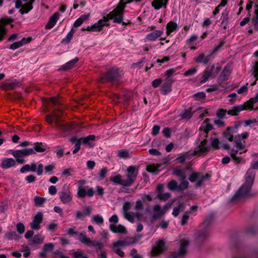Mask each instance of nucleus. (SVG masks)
Instances as JSON below:
<instances>
[{
  "label": "nucleus",
  "mask_w": 258,
  "mask_h": 258,
  "mask_svg": "<svg viewBox=\"0 0 258 258\" xmlns=\"http://www.w3.org/2000/svg\"><path fill=\"white\" fill-rule=\"evenodd\" d=\"M122 1L118 4L116 8L110 12L106 16H104L102 19L100 20L98 23L94 24L91 27L88 26L86 28L87 31H99L104 26H108V20H113L116 23H120L122 20V15L124 9Z\"/></svg>",
  "instance_id": "obj_1"
},
{
  "label": "nucleus",
  "mask_w": 258,
  "mask_h": 258,
  "mask_svg": "<svg viewBox=\"0 0 258 258\" xmlns=\"http://www.w3.org/2000/svg\"><path fill=\"white\" fill-rule=\"evenodd\" d=\"M62 111L60 109H55L51 114H48L45 117V120L50 124L54 121L58 130L63 132L68 131L72 128L71 124L64 123L61 118Z\"/></svg>",
  "instance_id": "obj_2"
},
{
  "label": "nucleus",
  "mask_w": 258,
  "mask_h": 258,
  "mask_svg": "<svg viewBox=\"0 0 258 258\" xmlns=\"http://www.w3.org/2000/svg\"><path fill=\"white\" fill-rule=\"evenodd\" d=\"M255 173L249 169L246 173V181L233 197L232 200H236L249 195L251 186L253 183Z\"/></svg>",
  "instance_id": "obj_3"
},
{
  "label": "nucleus",
  "mask_w": 258,
  "mask_h": 258,
  "mask_svg": "<svg viewBox=\"0 0 258 258\" xmlns=\"http://www.w3.org/2000/svg\"><path fill=\"white\" fill-rule=\"evenodd\" d=\"M35 152L33 149H25L23 150H14L12 152V155L16 158V161L20 164H23L25 160L22 158L25 156L34 154Z\"/></svg>",
  "instance_id": "obj_4"
},
{
  "label": "nucleus",
  "mask_w": 258,
  "mask_h": 258,
  "mask_svg": "<svg viewBox=\"0 0 258 258\" xmlns=\"http://www.w3.org/2000/svg\"><path fill=\"white\" fill-rule=\"evenodd\" d=\"M120 75L117 69H112L108 70L105 74L102 75L100 78V81L105 83L109 81L118 80Z\"/></svg>",
  "instance_id": "obj_5"
},
{
  "label": "nucleus",
  "mask_w": 258,
  "mask_h": 258,
  "mask_svg": "<svg viewBox=\"0 0 258 258\" xmlns=\"http://www.w3.org/2000/svg\"><path fill=\"white\" fill-rule=\"evenodd\" d=\"M138 175V168L131 166L127 169L126 179H125L126 186L132 185L136 180Z\"/></svg>",
  "instance_id": "obj_6"
},
{
  "label": "nucleus",
  "mask_w": 258,
  "mask_h": 258,
  "mask_svg": "<svg viewBox=\"0 0 258 258\" xmlns=\"http://www.w3.org/2000/svg\"><path fill=\"white\" fill-rule=\"evenodd\" d=\"M207 142L206 139L201 141L199 145L195 149L192 155L200 157L207 154L210 150V147L207 145Z\"/></svg>",
  "instance_id": "obj_7"
},
{
  "label": "nucleus",
  "mask_w": 258,
  "mask_h": 258,
  "mask_svg": "<svg viewBox=\"0 0 258 258\" xmlns=\"http://www.w3.org/2000/svg\"><path fill=\"white\" fill-rule=\"evenodd\" d=\"M209 177L210 176L208 174L204 175L201 172H193L190 175L188 179L191 182H194L197 180L198 181L196 183V186L200 187L202 185L203 182L208 179Z\"/></svg>",
  "instance_id": "obj_8"
},
{
  "label": "nucleus",
  "mask_w": 258,
  "mask_h": 258,
  "mask_svg": "<svg viewBox=\"0 0 258 258\" xmlns=\"http://www.w3.org/2000/svg\"><path fill=\"white\" fill-rule=\"evenodd\" d=\"M165 241L164 239H160L157 241L153 247L151 253L152 256L158 255L165 250Z\"/></svg>",
  "instance_id": "obj_9"
},
{
  "label": "nucleus",
  "mask_w": 258,
  "mask_h": 258,
  "mask_svg": "<svg viewBox=\"0 0 258 258\" xmlns=\"http://www.w3.org/2000/svg\"><path fill=\"white\" fill-rule=\"evenodd\" d=\"M189 240L186 238H181L179 241V249L176 256L183 257L187 253V248L189 245Z\"/></svg>",
  "instance_id": "obj_10"
},
{
  "label": "nucleus",
  "mask_w": 258,
  "mask_h": 258,
  "mask_svg": "<svg viewBox=\"0 0 258 258\" xmlns=\"http://www.w3.org/2000/svg\"><path fill=\"white\" fill-rule=\"evenodd\" d=\"M43 220V214L42 212H38L34 217L33 221L30 223L31 228L34 230H39L40 228V224Z\"/></svg>",
  "instance_id": "obj_11"
},
{
  "label": "nucleus",
  "mask_w": 258,
  "mask_h": 258,
  "mask_svg": "<svg viewBox=\"0 0 258 258\" xmlns=\"http://www.w3.org/2000/svg\"><path fill=\"white\" fill-rule=\"evenodd\" d=\"M59 197L61 202L64 204H68L72 200L71 193L68 188L64 189L59 192Z\"/></svg>",
  "instance_id": "obj_12"
},
{
  "label": "nucleus",
  "mask_w": 258,
  "mask_h": 258,
  "mask_svg": "<svg viewBox=\"0 0 258 258\" xmlns=\"http://www.w3.org/2000/svg\"><path fill=\"white\" fill-rule=\"evenodd\" d=\"M12 22H13V19L11 18H4L0 20V41L4 39V35L7 33L5 25Z\"/></svg>",
  "instance_id": "obj_13"
},
{
  "label": "nucleus",
  "mask_w": 258,
  "mask_h": 258,
  "mask_svg": "<svg viewBox=\"0 0 258 258\" xmlns=\"http://www.w3.org/2000/svg\"><path fill=\"white\" fill-rule=\"evenodd\" d=\"M153 214L152 218L154 220H157L164 215V211H163L161 207L158 204L153 206Z\"/></svg>",
  "instance_id": "obj_14"
},
{
  "label": "nucleus",
  "mask_w": 258,
  "mask_h": 258,
  "mask_svg": "<svg viewBox=\"0 0 258 258\" xmlns=\"http://www.w3.org/2000/svg\"><path fill=\"white\" fill-rule=\"evenodd\" d=\"M215 67L214 65L207 67L204 72V75L200 81L201 83L206 82L210 77H213L214 74L213 73Z\"/></svg>",
  "instance_id": "obj_15"
},
{
  "label": "nucleus",
  "mask_w": 258,
  "mask_h": 258,
  "mask_svg": "<svg viewBox=\"0 0 258 258\" xmlns=\"http://www.w3.org/2000/svg\"><path fill=\"white\" fill-rule=\"evenodd\" d=\"M173 83L172 79L167 77L163 84L162 88V92L164 94H166L171 90V86Z\"/></svg>",
  "instance_id": "obj_16"
},
{
  "label": "nucleus",
  "mask_w": 258,
  "mask_h": 258,
  "mask_svg": "<svg viewBox=\"0 0 258 258\" xmlns=\"http://www.w3.org/2000/svg\"><path fill=\"white\" fill-rule=\"evenodd\" d=\"M59 17V13L55 12L49 19V21L45 26L46 29L52 28L56 24V21Z\"/></svg>",
  "instance_id": "obj_17"
},
{
  "label": "nucleus",
  "mask_w": 258,
  "mask_h": 258,
  "mask_svg": "<svg viewBox=\"0 0 258 258\" xmlns=\"http://www.w3.org/2000/svg\"><path fill=\"white\" fill-rule=\"evenodd\" d=\"M230 74V71L227 68H225L218 79V82L221 84L226 81Z\"/></svg>",
  "instance_id": "obj_18"
},
{
  "label": "nucleus",
  "mask_w": 258,
  "mask_h": 258,
  "mask_svg": "<svg viewBox=\"0 0 258 258\" xmlns=\"http://www.w3.org/2000/svg\"><path fill=\"white\" fill-rule=\"evenodd\" d=\"M208 236V233L207 230L199 231L197 234L196 241L198 243H200L205 240Z\"/></svg>",
  "instance_id": "obj_19"
},
{
  "label": "nucleus",
  "mask_w": 258,
  "mask_h": 258,
  "mask_svg": "<svg viewBox=\"0 0 258 258\" xmlns=\"http://www.w3.org/2000/svg\"><path fill=\"white\" fill-rule=\"evenodd\" d=\"M110 229L114 233H126V228L121 225L117 226L114 224L110 225Z\"/></svg>",
  "instance_id": "obj_20"
},
{
  "label": "nucleus",
  "mask_w": 258,
  "mask_h": 258,
  "mask_svg": "<svg viewBox=\"0 0 258 258\" xmlns=\"http://www.w3.org/2000/svg\"><path fill=\"white\" fill-rule=\"evenodd\" d=\"M20 86V83L16 81L11 83H6L2 85L0 88L5 90H8L9 89H14L17 87Z\"/></svg>",
  "instance_id": "obj_21"
},
{
  "label": "nucleus",
  "mask_w": 258,
  "mask_h": 258,
  "mask_svg": "<svg viewBox=\"0 0 258 258\" xmlns=\"http://www.w3.org/2000/svg\"><path fill=\"white\" fill-rule=\"evenodd\" d=\"M16 164V162L12 158H6L3 160L2 162V167L3 168H9L14 166Z\"/></svg>",
  "instance_id": "obj_22"
},
{
  "label": "nucleus",
  "mask_w": 258,
  "mask_h": 258,
  "mask_svg": "<svg viewBox=\"0 0 258 258\" xmlns=\"http://www.w3.org/2000/svg\"><path fill=\"white\" fill-rule=\"evenodd\" d=\"M234 128L233 127H228L223 133V137L230 142H232L233 141V134L234 133Z\"/></svg>",
  "instance_id": "obj_23"
},
{
  "label": "nucleus",
  "mask_w": 258,
  "mask_h": 258,
  "mask_svg": "<svg viewBox=\"0 0 258 258\" xmlns=\"http://www.w3.org/2000/svg\"><path fill=\"white\" fill-rule=\"evenodd\" d=\"M244 109V107L242 105L233 106L231 109L227 111L228 114L231 115H237L239 112Z\"/></svg>",
  "instance_id": "obj_24"
},
{
  "label": "nucleus",
  "mask_w": 258,
  "mask_h": 258,
  "mask_svg": "<svg viewBox=\"0 0 258 258\" xmlns=\"http://www.w3.org/2000/svg\"><path fill=\"white\" fill-rule=\"evenodd\" d=\"M258 101V93L254 98H250L249 100L247 101L242 105L246 108H250L252 107L253 104Z\"/></svg>",
  "instance_id": "obj_25"
},
{
  "label": "nucleus",
  "mask_w": 258,
  "mask_h": 258,
  "mask_svg": "<svg viewBox=\"0 0 258 258\" xmlns=\"http://www.w3.org/2000/svg\"><path fill=\"white\" fill-rule=\"evenodd\" d=\"M258 101V93L254 98H250L249 100L247 101L242 105L246 108H250L252 107L253 104Z\"/></svg>",
  "instance_id": "obj_26"
},
{
  "label": "nucleus",
  "mask_w": 258,
  "mask_h": 258,
  "mask_svg": "<svg viewBox=\"0 0 258 258\" xmlns=\"http://www.w3.org/2000/svg\"><path fill=\"white\" fill-rule=\"evenodd\" d=\"M163 33V31L160 30H156L147 35V38L150 41H154L157 38L160 37L162 34Z\"/></svg>",
  "instance_id": "obj_27"
},
{
  "label": "nucleus",
  "mask_w": 258,
  "mask_h": 258,
  "mask_svg": "<svg viewBox=\"0 0 258 258\" xmlns=\"http://www.w3.org/2000/svg\"><path fill=\"white\" fill-rule=\"evenodd\" d=\"M173 173L180 177V179H186V175L184 170H183L179 167H176L174 168Z\"/></svg>",
  "instance_id": "obj_28"
},
{
  "label": "nucleus",
  "mask_w": 258,
  "mask_h": 258,
  "mask_svg": "<svg viewBox=\"0 0 258 258\" xmlns=\"http://www.w3.org/2000/svg\"><path fill=\"white\" fill-rule=\"evenodd\" d=\"M110 180L124 186H126L125 180L121 179V176L120 175H117L115 176L110 177Z\"/></svg>",
  "instance_id": "obj_29"
},
{
  "label": "nucleus",
  "mask_w": 258,
  "mask_h": 258,
  "mask_svg": "<svg viewBox=\"0 0 258 258\" xmlns=\"http://www.w3.org/2000/svg\"><path fill=\"white\" fill-rule=\"evenodd\" d=\"M77 235L79 236L78 239L82 243L88 245L91 239L87 237L86 233L85 232L78 233Z\"/></svg>",
  "instance_id": "obj_30"
},
{
  "label": "nucleus",
  "mask_w": 258,
  "mask_h": 258,
  "mask_svg": "<svg viewBox=\"0 0 258 258\" xmlns=\"http://www.w3.org/2000/svg\"><path fill=\"white\" fill-rule=\"evenodd\" d=\"M34 151L35 152H43L46 150V146L42 143H35L34 144Z\"/></svg>",
  "instance_id": "obj_31"
},
{
  "label": "nucleus",
  "mask_w": 258,
  "mask_h": 258,
  "mask_svg": "<svg viewBox=\"0 0 258 258\" xmlns=\"http://www.w3.org/2000/svg\"><path fill=\"white\" fill-rule=\"evenodd\" d=\"M185 209V205L182 203H179L178 206L174 207L172 212V215L174 217L178 215L180 212H183Z\"/></svg>",
  "instance_id": "obj_32"
},
{
  "label": "nucleus",
  "mask_w": 258,
  "mask_h": 258,
  "mask_svg": "<svg viewBox=\"0 0 258 258\" xmlns=\"http://www.w3.org/2000/svg\"><path fill=\"white\" fill-rule=\"evenodd\" d=\"M79 59L78 57H76L74 59L69 61L61 67V69L63 70H68L72 69L75 64L78 61Z\"/></svg>",
  "instance_id": "obj_33"
},
{
  "label": "nucleus",
  "mask_w": 258,
  "mask_h": 258,
  "mask_svg": "<svg viewBox=\"0 0 258 258\" xmlns=\"http://www.w3.org/2000/svg\"><path fill=\"white\" fill-rule=\"evenodd\" d=\"M177 24L173 22H169L166 26V33L168 35H169L171 32L177 29Z\"/></svg>",
  "instance_id": "obj_34"
},
{
  "label": "nucleus",
  "mask_w": 258,
  "mask_h": 258,
  "mask_svg": "<svg viewBox=\"0 0 258 258\" xmlns=\"http://www.w3.org/2000/svg\"><path fill=\"white\" fill-rule=\"evenodd\" d=\"M33 3L29 2L28 3L24 4L22 8L20 9V12L22 14L28 13L30 10L33 8Z\"/></svg>",
  "instance_id": "obj_35"
},
{
  "label": "nucleus",
  "mask_w": 258,
  "mask_h": 258,
  "mask_svg": "<svg viewBox=\"0 0 258 258\" xmlns=\"http://www.w3.org/2000/svg\"><path fill=\"white\" fill-rule=\"evenodd\" d=\"M238 151L234 149H232L230 152V156L231 158L234 160L236 163H239L242 160V159L240 157H238L236 155L238 154Z\"/></svg>",
  "instance_id": "obj_36"
},
{
  "label": "nucleus",
  "mask_w": 258,
  "mask_h": 258,
  "mask_svg": "<svg viewBox=\"0 0 258 258\" xmlns=\"http://www.w3.org/2000/svg\"><path fill=\"white\" fill-rule=\"evenodd\" d=\"M132 153L128 150H121L118 151V155L120 158H127L131 156Z\"/></svg>",
  "instance_id": "obj_37"
},
{
  "label": "nucleus",
  "mask_w": 258,
  "mask_h": 258,
  "mask_svg": "<svg viewBox=\"0 0 258 258\" xmlns=\"http://www.w3.org/2000/svg\"><path fill=\"white\" fill-rule=\"evenodd\" d=\"M95 138V137L94 135H90L86 138H81L80 140H81V142H82L84 144H87L91 146V144L89 142L90 141H94Z\"/></svg>",
  "instance_id": "obj_38"
},
{
  "label": "nucleus",
  "mask_w": 258,
  "mask_h": 258,
  "mask_svg": "<svg viewBox=\"0 0 258 258\" xmlns=\"http://www.w3.org/2000/svg\"><path fill=\"white\" fill-rule=\"evenodd\" d=\"M255 10L254 11V17L253 18L252 20V22L253 23L255 28L257 29L258 26V4L255 6Z\"/></svg>",
  "instance_id": "obj_39"
},
{
  "label": "nucleus",
  "mask_w": 258,
  "mask_h": 258,
  "mask_svg": "<svg viewBox=\"0 0 258 258\" xmlns=\"http://www.w3.org/2000/svg\"><path fill=\"white\" fill-rule=\"evenodd\" d=\"M34 203L36 206H41L46 201V199L39 196L34 198Z\"/></svg>",
  "instance_id": "obj_40"
},
{
  "label": "nucleus",
  "mask_w": 258,
  "mask_h": 258,
  "mask_svg": "<svg viewBox=\"0 0 258 258\" xmlns=\"http://www.w3.org/2000/svg\"><path fill=\"white\" fill-rule=\"evenodd\" d=\"M88 246H93L98 249H101L103 246V244L102 243L95 240L92 241L91 240L90 241V242L89 243Z\"/></svg>",
  "instance_id": "obj_41"
},
{
  "label": "nucleus",
  "mask_w": 258,
  "mask_h": 258,
  "mask_svg": "<svg viewBox=\"0 0 258 258\" xmlns=\"http://www.w3.org/2000/svg\"><path fill=\"white\" fill-rule=\"evenodd\" d=\"M44 237L41 234H37L34 236L33 239V243L41 244L43 242Z\"/></svg>",
  "instance_id": "obj_42"
},
{
  "label": "nucleus",
  "mask_w": 258,
  "mask_h": 258,
  "mask_svg": "<svg viewBox=\"0 0 258 258\" xmlns=\"http://www.w3.org/2000/svg\"><path fill=\"white\" fill-rule=\"evenodd\" d=\"M188 182L185 179H181V182L178 186V189L180 190H183L187 188Z\"/></svg>",
  "instance_id": "obj_43"
},
{
  "label": "nucleus",
  "mask_w": 258,
  "mask_h": 258,
  "mask_svg": "<svg viewBox=\"0 0 258 258\" xmlns=\"http://www.w3.org/2000/svg\"><path fill=\"white\" fill-rule=\"evenodd\" d=\"M163 0H154L152 3V5L156 10L161 8L163 5Z\"/></svg>",
  "instance_id": "obj_44"
},
{
  "label": "nucleus",
  "mask_w": 258,
  "mask_h": 258,
  "mask_svg": "<svg viewBox=\"0 0 258 258\" xmlns=\"http://www.w3.org/2000/svg\"><path fill=\"white\" fill-rule=\"evenodd\" d=\"M213 219V216L210 215L202 224V226L204 228L209 226L212 223Z\"/></svg>",
  "instance_id": "obj_45"
},
{
  "label": "nucleus",
  "mask_w": 258,
  "mask_h": 258,
  "mask_svg": "<svg viewBox=\"0 0 258 258\" xmlns=\"http://www.w3.org/2000/svg\"><path fill=\"white\" fill-rule=\"evenodd\" d=\"M157 197L163 201H166L170 197V194L169 193L163 194L162 192H158Z\"/></svg>",
  "instance_id": "obj_46"
},
{
  "label": "nucleus",
  "mask_w": 258,
  "mask_h": 258,
  "mask_svg": "<svg viewBox=\"0 0 258 258\" xmlns=\"http://www.w3.org/2000/svg\"><path fill=\"white\" fill-rule=\"evenodd\" d=\"M75 33V30L74 29H72L70 32L69 33V34L67 35L66 37L64 38L62 42V43H69L71 41V39L72 38L73 35L74 33Z\"/></svg>",
  "instance_id": "obj_47"
},
{
  "label": "nucleus",
  "mask_w": 258,
  "mask_h": 258,
  "mask_svg": "<svg viewBox=\"0 0 258 258\" xmlns=\"http://www.w3.org/2000/svg\"><path fill=\"white\" fill-rule=\"evenodd\" d=\"M123 216L125 219L130 222L133 223L134 222V213L132 212H127L123 213Z\"/></svg>",
  "instance_id": "obj_48"
},
{
  "label": "nucleus",
  "mask_w": 258,
  "mask_h": 258,
  "mask_svg": "<svg viewBox=\"0 0 258 258\" xmlns=\"http://www.w3.org/2000/svg\"><path fill=\"white\" fill-rule=\"evenodd\" d=\"M193 97L195 100L199 101L202 99H204L206 97V94L204 92H198L196 94H195Z\"/></svg>",
  "instance_id": "obj_49"
},
{
  "label": "nucleus",
  "mask_w": 258,
  "mask_h": 258,
  "mask_svg": "<svg viewBox=\"0 0 258 258\" xmlns=\"http://www.w3.org/2000/svg\"><path fill=\"white\" fill-rule=\"evenodd\" d=\"M113 246H114L115 248H116L119 247L125 246H126V244L125 239H124L123 240H117V241L114 242L113 243Z\"/></svg>",
  "instance_id": "obj_50"
},
{
  "label": "nucleus",
  "mask_w": 258,
  "mask_h": 258,
  "mask_svg": "<svg viewBox=\"0 0 258 258\" xmlns=\"http://www.w3.org/2000/svg\"><path fill=\"white\" fill-rule=\"evenodd\" d=\"M124 239L126 245L135 244L138 241V239L136 237H126Z\"/></svg>",
  "instance_id": "obj_51"
},
{
  "label": "nucleus",
  "mask_w": 258,
  "mask_h": 258,
  "mask_svg": "<svg viewBox=\"0 0 258 258\" xmlns=\"http://www.w3.org/2000/svg\"><path fill=\"white\" fill-rule=\"evenodd\" d=\"M192 116L190 110H185L181 114V118L183 119H189Z\"/></svg>",
  "instance_id": "obj_52"
},
{
  "label": "nucleus",
  "mask_w": 258,
  "mask_h": 258,
  "mask_svg": "<svg viewBox=\"0 0 258 258\" xmlns=\"http://www.w3.org/2000/svg\"><path fill=\"white\" fill-rule=\"evenodd\" d=\"M167 186L170 190H173L178 188L177 183L176 181L171 180L168 184Z\"/></svg>",
  "instance_id": "obj_53"
},
{
  "label": "nucleus",
  "mask_w": 258,
  "mask_h": 258,
  "mask_svg": "<svg viewBox=\"0 0 258 258\" xmlns=\"http://www.w3.org/2000/svg\"><path fill=\"white\" fill-rule=\"evenodd\" d=\"M187 156V153H185L182 155H180L176 159V160L179 163H183L185 161Z\"/></svg>",
  "instance_id": "obj_54"
},
{
  "label": "nucleus",
  "mask_w": 258,
  "mask_h": 258,
  "mask_svg": "<svg viewBox=\"0 0 258 258\" xmlns=\"http://www.w3.org/2000/svg\"><path fill=\"white\" fill-rule=\"evenodd\" d=\"M17 230V231L22 234L25 231V226L24 224L22 223H19L16 225Z\"/></svg>",
  "instance_id": "obj_55"
},
{
  "label": "nucleus",
  "mask_w": 258,
  "mask_h": 258,
  "mask_svg": "<svg viewBox=\"0 0 258 258\" xmlns=\"http://www.w3.org/2000/svg\"><path fill=\"white\" fill-rule=\"evenodd\" d=\"M5 237L8 239H14L17 238V235L15 232H11L7 233Z\"/></svg>",
  "instance_id": "obj_56"
},
{
  "label": "nucleus",
  "mask_w": 258,
  "mask_h": 258,
  "mask_svg": "<svg viewBox=\"0 0 258 258\" xmlns=\"http://www.w3.org/2000/svg\"><path fill=\"white\" fill-rule=\"evenodd\" d=\"M53 245L52 243H47L44 245L43 250L44 251H52L53 249Z\"/></svg>",
  "instance_id": "obj_57"
},
{
  "label": "nucleus",
  "mask_w": 258,
  "mask_h": 258,
  "mask_svg": "<svg viewBox=\"0 0 258 258\" xmlns=\"http://www.w3.org/2000/svg\"><path fill=\"white\" fill-rule=\"evenodd\" d=\"M112 250L116 254H117L120 257H123L124 255V252L121 250L119 247L115 248L114 246H112Z\"/></svg>",
  "instance_id": "obj_58"
},
{
  "label": "nucleus",
  "mask_w": 258,
  "mask_h": 258,
  "mask_svg": "<svg viewBox=\"0 0 258 258\" xmlns=\"http://www.w3.org/2000/svg\"><path fill=\"white\" fill-rule=\"evenodd\" d=\"M94 221L97 224H102L103 222V219L99 215H96L93 217Z\"/></svg>",
  "instance_id": "obj_59"
},
{
  "label": "nucleus",
  "mask_w": 258,
  "mask_h": 258,
  "mask_svg": "<svg viewBox=\"0 0 258 258\" xmlns=\"http://www.w3.org/2000/svg\"><path fill=\"white\" fill-rule=\"evenodd\" d=\"M226 112V110L223 109H220L217 110L216 114L219 118H221L225 116Z\"/></svg>",
  "instance_id": "obj_60"
},
{
  "label": "nucleus",
  "mask_w": 258,
  "mask_h": 258,
  "mask_svg": "<svg viewBox=\"0 0 258 258\" xmlns=\"http://www.w3.org/2000/svg\"><path fill=\"white\" fill-rule=\"evenodd\" d=\"M87 194L86 190L83 188L80 187L78 192V197L80 198H84Z\"/></svg>",
  "instance_id": "obj_61"
},
{
  "label": "nucleus",
  "mask_w": 258,
  "mask_h": 258,
  "mask_svg": "<svg viewBox=\"0 0 258 258\" xmlns=\"http://www.w3.org/2000/svg\"><path fill=\"white\" fill-rule=\"evenodd\" d=\"M197 70L196 68H192L184 72V75L185 76H189L193 75L196 73Z\"/></svg>",
  "instance_id": "obj_62"
},
{
  "label": "nucleus",
  "mask_w": 258,
  "mask_h": 258,
  "mask_svg": "<svg viewBox=\"0 0 258 258\" xmlns=\"http://www.w3.org/2000/svg\"><path fill=\"white\" fill-rule=\"evenodd\" d=\"M131 208V204L129 202H125L123 206V213H125L128 212Z\"/></svg>",
  "instance_id": "obj_63"
},
{
  "label": "nucleus",
  "mask_w": 258,
  "mask_h": 258,
  "mask_svg": "<svg viewBox=\"0 0 258 258\" xmlns=\"http://www.w3.org/2000/svg\"><path fill=\"white\" fill-rule=\"evenodd\" d=\"M146 169L148 172H154L158 170V167L154 165H149L147 166Z\"/></svg>",
  "instance_id": "obj_64"
}]
</instances>
